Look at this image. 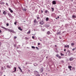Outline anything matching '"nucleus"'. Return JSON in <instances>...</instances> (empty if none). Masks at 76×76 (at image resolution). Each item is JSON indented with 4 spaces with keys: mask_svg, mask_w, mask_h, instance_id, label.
<instances>
[{
    "mask_svg": "<svg viewBox=\"0 0 76 76\" xmlns=\"http://www.w3.org/2000/svg\"><path fill=\"white\" fill-rule=\"evenodd\" d=\"M56 19H57L58 18H56Z\"/></svg>",
    "mask_w": 76,
    "mask_h": 76,
    "instance_id": "52",
    "label": "nucleus"
},
{
    "mask_svg": "<svg viewBox=\"0 0 76 76\" xmlns=\"http://www.w3.org/2000/svg\"><path fill=\"white\" fill-rule=\"evenodd\" d=\"M8 31L9 32H12V33H15V31L12 29H8Z\"/></svg>",
    "mask_w": 76,
    "mask_h": 76,
    "instance_id": "1",
    "label": "nucleus"
},
{
    "mask_svg": "<svg viewBox=\"0 0 76 76\" xmlns=\"http://www.w3.org/2000/svg\"><path fill=\"white\" fill-rule=\"evenodd\" d=\"M56 57H59V55H58V54H57V55H56Z\"/></svg>",
    "mask_w": 76,
    "mask_h": 76,
    "instance_id": "30",
    "label": "nucleus"
},
{
    "mask_svg": "<svg viewBox=\"0 0 76 76\" xmlns=\"http://www.w3.org/2000/svg\"><path fill=\"white\" fill-rule=\"evenodd\" d=\"M4 76H5L4 75Z\"/></svg>",
    "mask_w": 76,
    "mask_h": 76,
    "instance_id": "57",
    "label": "nucleus"
},
{
    "mask_svg": "<svg viewBox=\"0 0 76 76\" xmlns=\"http://www.w3.org/2000/svg\"><path fill=\"white\" fill-rule=\"evenodd\" d=\"M20 71L21 72H22V69H20Z\"/></svg>",
    "mask_w": 76,
    "mask_h": 76,
    "instance_id": "41",
    "label": "nucleus"
},
{
    "mask_svg": "<svg viewBox=\"0 0 76 76\" xmlns=\"http://www.w3.org/2000/svg\"><path fill=\"white\" fill-rule=\"evenodd\" d=\"M60 17L59 16H58L57 18L58 19Z\"/></svg>",
    "mask_w": 76,
    "mask_h": 76,
    "instance_id": "48",
    "label": "nucleus"
},
{
    "mask_svg": "<svg viewBox=\"0 0 76 76\" xmlns=\"http://www.w3.org/2000/svg\"><path fill=\"white\" fill-rule=\"evenodd\" d=\"M71 68H72V66H68V68L70 69V70H71Z\"/></svg>",
    "mask_w": 76,
    "mask_h": 76,
    "instance_id": "9",
    "label": "nucleus"
},
{
    "mask_svg": "<svg viewBox=\"0 0 76 76\" xmlns=\"http://www.w3.org/2000/svg\"><path fill=\"white\" fill-rule=\"evenodd\" d=\"M46 58H48V56L46 57Z\"/></svg>",
    "mask_w": 76,
    "mask_h": 76,
    "instance_id": "53",
    "label": "nucleus"
},
{
    "mask_svg": "<svg viewBox=\"0 0 76 76\" xmlns=\"http://www.w3.org/2000/svg\"><path fill=\"white\" fill-rule=\"evenodd\" d=\"M55 47H57V45H55Z\"/></svg>",
    "mask_w": 76,
    "mask_h": 76,
    "instance_id": "47",
    "label": "nucleus"
},
{
    "mask_svg": "<svg viewBox=\"0 0 76 76\" xmlns=\"http://www.w3.org/2000/svg\"><path fill=\"white\" fill-rule=\"evenodd\" d=\"M1 12V10H0V12Z\"/></svg>",
    "mask_w": 76,
    "mask_h": 76,
    "instance_id": "56",
    "label": "nucleus"
},
{
    "mask_svg": "<svg viewBox=\"0 0 76 76\" xmlns=\"http://www.w3.org/2000/svg\"><path fill=\"white\" fill-rule=\"evenodd\" d=\"M0 46H1V42H0Z\"/></svg>",
    "mask_w": 76,
    "mask_h": 76,
    "instance_id": "51",
    "label": "nucleus"
},
{
    "mask_svg": "<svg viewBox=\"0 0 76 76\" xmlns=\"http://www.w3.org/2000/svg\"><path fill=\"white\" fill-rule=\"evenodd\" d=\"M66 49H64V51H66Z\"/></svg>",
    "mask_w": 76,
    "mask_h": 76,
    "instance_id": "46",
    "label": "nucleus"
},
{
    "mask_svg": "<svg viewBox=\"0 0 76 76\" xmlns=\"http://www.w3.org/2000/svg\"><path fill=\"white\" fill-rule=\"evenodd\" d=\"M34 23H37V21L36 20V19L34 21Z\"/></svg>",
    "mask_w": 76,
    "mask_h": 76,
    "instance_id": "13",
    "label": "nucleus"
},
{
    "mask_svg": "<svg viewBox=\"0 0 76 76\" xmlns=\"http://www.w3.org/2000/svg\"><path fill=\"white\" fill-rule=\"evenodd\" d=\"M7 68H10V66L9 65H7Z\"/></svg>",
    "mask_w": 76,
    "mask_h": 76,
    "instance_id": "22",
    "label": "nucleus"
},
{
    "mask_svg": "<svg viewBox=\"0 0 76 76\" xmlns=\"http://www.w3.org/2000/svg\"><path fill=\"white\" fill-rule=\"evenodd\" d=\"M41 13H43V11L42 10H41Z\"/></svg>",
    "mask_w": 76,
    "mask_h": 76,
    "instance_id": "45",
    "label": "nucleus"
},
{
    "mask_svg": "<svg viewBox=\"0 0 76 76\" xmlns=\"http://www.w3.org/2000/svg\"><path fill=\"white\" fill-rule=\"evenodd\" d=\"M76 48H73L72 49V51H75V50H76Z\"/></svg>",
    "mask_w": 76,
    "mask_h": 76,
    "instance_id": "12",
    "label": "nucleus"
},
{
    "mask_svg": "<svg viewBox=\"0 0 76 76\" xmlns=\"http://www.w3.org/2000/svg\"><path fill=\"white\" fill-rule=\"evenodd\" d=\"M61 56H64V54H63L62 53H61Z\"/></svg>",
    "mask_w": 76,
    "mask_h": 76,
    "instance_id": "24",
    "label": "nucleus"
},
{
    "mask_svg": "<svg viewBox=\"0 0 76 76\" xmlns=\"http://www.w3.org/2000/svg\"><path fill=\"white\" fill-rule=\"evenodd\" d=\"M43 71H44V69H43V68L42 67L40 69V72L41 73H42Z\"/></svg>",
    "mask_w": 76,
    "mask_h": 76,
    "instance_id": "4",
    "label": "nucleus"
},
{
    "mask_svg": "<svg viewBox=\"0 0 76 76\" xmlns=\"http://www.w3.org/2000/svg\"><path fill=\"white\" fill-rule=\"evenodd\" d=\"M18 29H19V30H20V31H22V29L21 28V27H18Z\"/></svg>",
    "mask_w": 76,
    "mask_h": 76,
    "instance_id": "8",
    "label": "nucleus"
},
{
    "mask_svg": "<svg viewBox=\"0 0 76 76\" xmlns=\"http://www.w3.org/2000/svg\"><path fill=\"white\" fill-rule=\"evenodd\" d=\"M1 70H4L3 67H2L1 68Z\"/></svg>",
    "mask_w": 76,
    "mask_h": 76,
    "instance_id": "28",
    "label": "nucleus"
},
{
    "mask_svg": "<svg viewBox=\"0 0 76 76\" xmlns=\"http://www.w3.org/2000/svg\"><path fill=\"white\" fill-rule=\"evenodd\" d=\"M22 10H24V11H26V8L23 9Z\"/></svg>",
    "mask_w": 76,
    "mask_h": 76,
    "instance_id": "17",
    "label": "nucleus"
},
{
    "mask_svg": "<svg viewBox=\"0 0 76 76\" xmlns=\"http://www.w3.org/2000/svg\"><path fill=\"white\" fill-rule=\"evenodd\" d=\"M14 47H16V45L14 44Z\"/></svg>",
    "mask_w": 76,
    "mask_h": 76,
    "instance_id": "36",
    "label": "nucleus"
},
{
    "mask_svg": "<svg viewBox=\"0 0 76 76\" xmlns=\"http://www.w3.org/2000/svg\"><path fill=\"white\" fill-rule=\"evenodd\" d=\"M31 48H33L34 49H35V47L33 46H31Z\"/></svg>",
    "mask_w": 76,
    "mask_h": 76,
    "instance_id": "20",
    "label": "nucleus"
},
{
    "mask_svg": "<svg viewBox=\"0 0 76 76\" xmlns=\"http://www.w3.org/2000/svg\"><path fill=\"white\" fill-rule=\"evenodd\" d=\"M9 10H10V11L12 10V9H11V8H9Z\"/></svg>",
    "mask_w": 76,
    "mask_h": 76,
    "instance_id": "40",
    "label": "nucleus"
},
{
    "mask_svg": "<svg viewBox=\"0 0 76 76\" xmlns=\"http://www.w3.org/2000/svg\"><path fill=\"white\" fill-rule=\"evenodd\" d=\"M52 4H56V2L55 1H53L52 2Z\"/></svg>",
    "mask_w": 76,
    "mask_h": 76,
    "instance_id": "5",
    "label": "nucleus"
},
{
    "mask_svg": "<svg viewBox=\"0 0 76 76\" xmlns=\"http://www.w3.org/2000/svg\"><path fill=\"white\" fill-rule=\"evenodd\" d=\"M60 59H61V56H59L58 57Z\"/></svg>",
    "mask_w": 76,
    "mask_h": 76,
    "instance_id": "27",
    "label": "nucleus"
},
{
    "mask_svg": "<svg viewBox=\"0 0 76 76\" xmlns=\"http://www.w3.org/2000/svg\"><path fill=\"white\" fill-rule=\"evenodd\" d=\"M10 12H11V13H13V10H12L10 11Z\"/></svg>",
    "mask_w": 76,
    "mask_h": 76,
    "instance_id": "31",
    "label": "nucleus"
},
{
    "mask_svg": "<svg viewBox=\"0 0 76 76\" xmlns=\"http://www.w3.org/2000/svg\"><path fill=\"white\" fill-rule=\"evenodd\" d=\"M3 14H4V15H6L7 14V12L6 11H4L3 12Z\"/></svg>",
    "mask_w": 76,
    "mask_h": 76,
    "instance_id": "7",
    "label": "nucleus"
},
{
    "mask_svg": "<svg viewBox=\"0 0 76 76\" xmlns=\"http://www.w3.org/2000/svg\"><path fill=\"white\" fill-rule=\"evenodd\" d=\"M75 18H76V16L75 17Z\"/></svg>",
    "mask_w": 76,
    "mask_h": 76,
    "instance_id": "58",
    "label": "nucleus"
},
{
    "mask_svg": "<svg viewBox=\"0 0 76 76\" xmlns=\"http://www.w3.org/2000/svg\"><path fill=\"white\" fill-rule=\"evenodd\" d=\"M18 69H20V70L21 69V68H20V67H18Z\"/></svg>",
    "mask_w": 76,
    "mask_h": 76,
    "instance_id": "42",
    "label": "nucleus"
},
{
    "mask_svg": "<svg viewBox=\"0 0 76 76\" xmlns=\"http://www.w3.org/2000/svg\"><path fill=\"white\" fill-rule=\"evenodd\" d=\"M47 34H48V35H50V31H48L47 32Z\"/></svg>",
    "mask_w": 76,
    "mask_h": 76,
    "instance_id": "10",
    "label": "nucleus"
},
{
    "mask_svg": "<svg viewBox=\"0 0 76 76\" xmlns=\"http://www.w3.org/2000/svg\"><path fill=\"white\" fill-rule=\"evenodd\" d=\"M67 48H69V45H67Z\"/></svg>",
    "mask_w": 76,
    "mask_h": 76,
    "instance_id": "35",
    "label": "nucleus"
},
{
    "mask_svg": "<svg viewBox=\"0 0 76 76\" xmlns=\"http://www.w3.org/2000/svg\"><path fill=\"white\" fill-rule=\"evenodd\" d=\"M51 9L52 10V12H54V8H52Z\"/></svg>",
    "mask_w": 76,
    "mask_h": 76,
    "instance_id": "26",
    "label": "nucleus"
},
{
    "mask_svg": "<svg viewBox=\"0 0 76 76\" xmlns=\"http://www.w3.org/2000/svg\"><path fill=\"white\" fill-rule=\"evenodd\" d=\"M16 38H17V37H14V39H16Z\"/></svg>",
    "mask_w": 76,
    "mask_h": 76,
    "instance_id": "39",
    "label": "nucleus"
},
{
    "mask_svg": "<svg viewBox=\"0 0 76 76\" xmlns=\"http://www.w3.org/2000/svg\"><path fill=\"white\" fill-rule=\"evenodd\" d=\"M26 38H27V37H26Z\"/></svg>",
    "mask_w": 76,
    "mask_h": 76,
    "instance_id": "55",
    "label": "nucleus"
},
{
    "mask_svg": "<svg viewBox=\"0 0 76 76\" xmlns=\"http://www.w3.org/2000/svg\"><path fill=\"white\" fill-rule=\"evenodd\" d=\"M30 33H31V31L29 30L28 32H27V34H30Z\"/></svg>",
    "mask_w": 76,
    "mask_h": 76,
    "instance_id": "19",
    "label": "nucleus"
},
{
    "mask_svg": "<svg viewBox=\"0 0 76 76\" xmlns=\"http://www.w3.org/2000/svg\"><path fill=\"white\" fill-rule=\"evenodd\" d=\"M48 20H49V18H46V21H48Z\"/></svg>",
    "mask_w": 76,
    "mask_h": 76,
    "instance_id": "18",
    "label": "nucleus"
},
{
    "mask_svg": "<svg viewBox=\"0 0 76 76\" xmlns=\"http://www.w3.org/2000/svg\"><path fill=\"white\" fill-rule=\"evenodd\" d=\"M6 4L7 6L8 5V4H7V3H6Z\"/></svg>",
    "mask_w": 76,
    "mask_h": 76,
    "instance_id": "49",
    "label": "nucleus"
},
{
    "mask_svg": "<svg viewBox=\"0 0 76 76\" xmlns=\"http://www.w3.org/2000/svg\"><path fill=\"white\" fill-rule=\"evenodd\" d=\"M64 47H67V46L65 45V46H64Z\"/></svg>",
    "mask_w": 76,
    "mask_h": 76,
    "instance_id": "50",
    "label": "nucleus"
},
{
    "mask_svg": "<svg viewBox=\"0 0 76 76\" xmlns=\"http://www.w3.org/2000/svg\"><path fill=\"white\" fill-rule=\"evenodd\" d=\"M47 12H48V10H46L45 11V13H47Z\"/></svg>",
    "mask_w": 76,
    "mask_h": 76,
    "instance_id": "23",
    "label": "nucleus"
},
{
    "mask_svg": "<svg viewBox=\"0 0 76 76\" xmlns=\"http://www.w3.org/2000/svg\"><path fill=\"white\" fill-rule=\"evenodd\" d=\"M2 32V31H1V30H0V33H1Z\"/></svg>",
    "mask_w": 76,
    "mask_h": 76,
    "instance_id": "43",
    "label": "nucleus"
},
{
    "mask_svg": "<svg viewBox=\"0 0 76 76\" xmlns=\"http://www.w3.org/2000/svg\"><path fill=\"white\" fill-rule=\"evenodd\" d=\"M7 14L8 16H9V17H10V18H12V15L11 14H10V13H8Z\"/></svg>",
    "mask_w": 76,
    "mask_h": 76,
    "instance_id": "3",
    "label": "nucleus"
},
{
    "mask_svg": "<svg viewBox=\"0 0 76 76\" xmlns=\"http://www.w3.org/2000/svg\"><path fill=\"white\" fill-rule=\"evenodd\" d=\"M16 23H17V22H15L14 23V24H15V25H16Z\"/></svg>",
    "mask_w": 76,
    "mask_h": 76,
    "instance_id": "33",
    "label": "nucleus"
},
{
    "mask_svg": "<svg viewBox=\"0 0 76 76\" xmlns=\"http://www.w3.org/2000/svg\"><path fill=\"white\" fill-rule=\"evenodd\" d=\"M72 17L73 18H75V16L74 15L72 16Z\"/></svg>",
    "mask_w": 76,
    "mask_h": 76,
    "instance_id": "29",
    "label": "nucleus"
},
{
    "mask_svg": "<svg viewBox=\"0 0 76 76\" xmlns=\"http://www.w3.org/2000/svg\"><path fill=\"white\" fill-rule=\"evenodd\" d=\"M36 76H40L39 74H37L36 75Z\"/></svg>",
    "mask_w": 76,
    "mask_h": 76,
    "instance_id": "25",
    "label": "nucleus"
},
{
    "mask_svg": "<svg viewBox=\"0 0 76 76\" xmlns=\"http://www.w3.org/2000/svg\"><path fill=\"white\" fill-rule=\"evenodd\" d=\"M14 70H15L14 72L16 71V67H14Z\"/></svg>",
    "mask_w": 76,
    "mask_h": 76,
    "instance_id": "15",
    "label": "nucleus"
},
{
    "mask_svg": "<svg viewBox=\"0 0 76 76\" xmlns=\"http://www.w3.org/2000/svg\"><path fill=\"white\" fill-rule=\"evenodd\" d=\"M32 38H33V39H34V38H35V37H34V36H33L32 37Z\"/></svg>",
    "mask_w": 76,
    "mask_h": 76,
    "instance_id": "32",
    "label": "nucleus"
},
{
    "mask_svg": "<svg viewBox=\"0 0 76 76\" xmlns=\"http://www.w3.org/2000/svg\"><path fill=\"white\" fill-rule=\"evenodd\" d=\"M6 25H7V26H9V23H7Z\"/></svg>",
    "mask_w": 76,
    "mask_h": 76,
    "instance_id": "34",
    "label": "nucleus"
},
{
    "mask_svg": "<svg viewBox=\"0 0 76 76\" xmlns=\"http://www.w3.org/2000/svg\"><path fill=\"white\" fill-rule=\"evenodd\" d=\"M1 4H4V2H2L1 3Z\"/></svg>",
    "mask_w": 76,
    "mask_h": 76,
    "instance_id": "21",
    "label": "nucleus"
},
{
    "mask_svg": "<svg viewBox=\"0 0 76 76\" xmlns=\"http://www.w3.org/2000/svg\"><path fill=\"white\" fill-rule=\"evenodd\" d=\"M38 45H40V43H38Z\"/></svg>",
    "mask_w": 76,
    "mask_h": 76,
    "instance_id": "44",
    "label": "nucleus"
},
{
    "mask_svg": "<svg viewBox=\"0 0 76 76\" xmlns=\"http://www.w3.org/2000/svg\"><path fill=\"white\" fill-rule=\"evenodd\" d=\"M40 18H39V17H37V19H39Z\"/></svg>",
    "mask_w": 76,
    "mask_h": 76,
    "instance_id": "37",
    "label": "nucleus"
},
{
    "mask_svg": "<svg viewBox=\"0 0 76 76\" xmlns=\"http://www.w3.org/2000/svg\"><path fill=\"white\" fill-rule=\"evenodd\" d=\"M68 53H70V52H68Z\"/></svg>",
    "mask_w": 76,
    "mask_h": 76,
    "instance_id": "54",
    "label": "nucleus"
},
{
    "mask_svg": "<svg viewBox=\"0 0 76 76\" xmlns=\"http://www.w3.org/2000/svg\"><path fill=\"white\" fill-rule=\"evenodd\" d=\"M44 23V21H42L40 22L39 24L40 25H43Z\"/></svg>",
    "mask_w": 76,
    "mask_h": 76,
    "instance_id": "2",
    "label": "nucleus"
},
{
    "mask_svg": "<svg viewBox=\"0 0 76 76\" xmlns=\"http://www.w3.org/2000/svg\"><path fill=\"white\" fill-rule=\"evenodd\" d=\"M1 28H3V29H6V28L3 27V26H1Z\"/></svg>",
    "mask_w": 76,
    "mask_h": 76,
    "instance_id": "14",
    "label": "nucleus"
},
{
    "mask_svg": "<svg viewBox=\"0 0 76 76\" xmlns=\"http://www.w3.org/2000/svg\"><path fill=\"white\" fill-rule=\"evenodd\" d=\"M61 34V31H59L57 33V35H59V34Z\"/></svg>",
    "mask_w": 76,
    "mask_h": 76,
    "instance_id": "11",
    "label": "nucleus"
},
{
    "mask_svg": "<svg viewBox=\"0 0 76 76\" xmlns=\"http://www.w3.org/2000/svg\"><path fill=\"white\" fill-rule=\"evenodd\" d=\"M74 59V58L73 57H71L69 59V60L70 61H72V60H73Z\"/></svg>",
    "mask_w": 76,
    "mask_h": 76,
    "instance_id": "6",
    "label": "nucleus"
},
{
    "mask_svg": "<svg viewBox=\"0 0 76 76\" xmlns=\"http://www.w3.org/2000/svg\"><path fill=\"white\" fill-rule=\"evenodd\" d=\"M75 45V44L74 43H71V45L72 46H73Z\"/></svg>",
    "mask_w": 76,
    "mask_h": 76,
    "instance_id": "16",
    "label": "nucleus"
},
{
    "mask_svg": "<svg viewBox=\"0 0 76 76\" xmlns=\"http://www.w3.org/2000/svg\"><path fill=\"white\" fill-rule=\"evenodd\" d=\"M36 48L37 50H39V48H38L37 47H36Z\"/></svg>",
    "mask_w": 76,
    "mask_h": 76,
    "instance_id": "38",
    "label": "nucleus"
}]
</instances>
